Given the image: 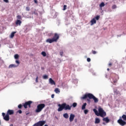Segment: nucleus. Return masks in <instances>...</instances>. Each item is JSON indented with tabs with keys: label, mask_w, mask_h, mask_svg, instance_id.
<instances>
[{
	"label": "nucleus",
	"mask_w": 126,
	"mask_h": 126,
	"mask_svg": "<svg viewBox=\"0 0 126 126\" xmlns=\"http://www.w3.org/2000/svg\"><path fill=\"white\" fill-rule=\"evenodd\" d=\"M59 108L58 109V112H62L63 110L67 111V110H71V106H69L68 104H66L65 103H63L62 104H58Z\"/></svg>",
	"instance_id": "nucleus-1"
},
{
	"label": "nucleus",
	"mask_w": 126,
	"mask_h": 126,
	"mask_svg": "<svg viewBox=\"0 0 126 126\" xmlns=\"http://www.w3.org/2000/svg\"><path fill=\"white\" fill-rule=\"evenodd\" d=\"M87 98H89V99H93L94 103H98V102H99V99L95 97L92 94H86L81 97V99L84 100Z\"/></svg>",
	"instance_id": "nucleus-2"
},
{
	"label": "nucleus",
	"mask_w": 126,
	"mask_h": 126,
	"mask_svg": "<svg viewBox=\"0 0 126 126\" xmlns=\"http://www.w3.org/2000/svg\"><path fill=\"white\" fill-rule=\"evenodd\" d=\"M60 39V35L57 33H54V35L52 39L48 38L46 40L47 43L52 44L53 42H58V40Z\"/></svg>",
	"instance_id": "nucleus-3"
},
{
	"label": "nucleus",
	"mask_w": 126,
	"mask_h": 126,
	"mask_svg": "<svg viewBox=\"0 0 126 126\" xmlns=\"http://www.w3.org/2000/svg\"><path fill=\"white\" fill-rule=\"evenodd\" d=\"M45 107H46V105L44 103L38 104L37 106V108L35 110V113H40V112H42V110H43Z\"/></svg>",
	"instance_id": "nucleus-4"
},
{
	"label": "nucleus",
	"mask_w": 126,
	"mask_h": 126,
	"mask_svg": "<svg viewBox=\"0 0 126 126\" xmlns=\"http://www.w3.org/2000/svg\"><path fill=\"white\" fill-rule=\"evenodd\" d=\"M106 112L104 111L103 108L101 107L98 108V114L97 115V117H101V118H104V117H106Z\"/></svg>",
	"instance_id": "nucleus-5"
},
{
	"label": "nucleus",
	"mask_w": 126,
	"mask_h": 126,
	"mask_svg": "<svg viewBox=\"0 0 126 126\" xmlns=\"http://www.w3.org/2000/svg\"><path fill=\"white\" fill-rule=\"evenodd\" d=\"M33 103L32 101H26L25 103H23V106L25 108V109H27V106H28L29 107L31 108V104Z\"/></svg>",
	"instance_id": "nucleus-6"
},
{
	"label": "nucleus",
	"mask_w": 126,
	"mask_h": 126,
	"mask_svg": "<svg viewBox=\"0 0 126 126\" xmlns=\"http://www.w3.org/2000/svg\"><path fill=\"white\" fill-rule=\"evenodd\" d=\"M2 116L3 117V120H4V121H9V116L8 114L6 113V114L5 115V113H2Z\"/></svg>",
	"instance_id": "nucleus-7"
},
{
	"label": "nucleus",
	"mask_w": 126,
	"mask_h": 126,
	"mask_svg": "<svg viewBox=\"0 0 126 126\" xmlns=\"http://www.w3.org/2000/svg\"><path fill=\"white\" fill-rule=\"evenodd\" d=\"M118 124H119V125H120V126H126V122L122 120V118L121 117L120 119L118 120Z\"/></svg>",
	"instance_id": "nucleus-8"
},
{
	"label": "nucleus",
	"mask_w": 126,
	"mask_h": 126,
	"mask_svg": "<svg viewBox=\"0 0 126 126\" xmlns=\"http://www.w3.org/2000/svg\"><path fill=\"white\" fill-rule=\"evenodd\" d=\"M38 126H43L46 124V121H40L36 123Z\"/></svg>",
	"instance_id": "nucleus-9"
},
{
	"label": "nucleus",
	"mask_w": 126,
	"mask_h": 126,
	"mask_svg": "<svg viewBox=\"0 0 126 126\" xmlns=\"http://www.w3.org/2000/svg\"><path fill=\"white\" fill-rule=\"evenodd\" d=\"M74 118H75V115L74 114H71L70 115L69 117V122L71 123V122H73V120H74Z\"/></svg>",
	"instance_id": "nucleus-10"
},
{
	"label": "nucleus",
	"mask_w": 126,
	"mask_h": 126,
	"mask_svg": "<svg viewBox=\"0 0 126 126\" xmlns=\"http://www.w3.org/2000/svg\"><path fill=\"white\" fill-rule=\"evenodd\" d=\"M32 14H34L36 16H38V10H37L36 9L32 10Z\"/></svg>",
	"instance_id": "nucleus-11"
},
{
	"label": "nucleus",
	"mask_w": 126,
	"mask_h": 126,
	"mask_svg": "<svg viewBox=\"0 0 126 126\" xmlns=\"http://www.w3.org/2000/svg\"><path fill=\"white\" fill-rule=\"evenodd\" d=\"M7 115H13V114H14V110H8L7 111Z\"/></svg>",
	"instance_id": "nucleus-12"
},
{
	"label": "nucleus",
	"mask_w": 126,
	"mask_h": 126,
	"mask_svg": "<svg viewBox=\"0 0 126 126\" xmlns=\"http://www.w3.org/2000/svg\"><path fill=\"white\" fill-rule=\"evenodd\" d=\"M15 23L16 26H21L22 22H21V21H20V20H17L15 22Z\"/></svg>",
	"instance_id": "nucleus-13"
},
{
	"label": "nucleus",
	"mask_w": 126,
	"mask_h": 126,
	"mask_svg": "<svg viewBox=\"0 0 126 126\" xmlns=\"http://www.w3.org/2000/svg\"><path fill=\"white\" fill-rule=\"evenodd\" d=\"M49 83H50L51 85H56V82L53 80V79H52V78L49 79Z\"/></svg>",
	"instance_id": "nucleus-14"
},
{
	"label": "nucleus",
	"mask_w": 126,
	"mask_h": 126,
	"mask_svg": "<svg viewBox=\"0 0 126 126\" xmlns=\"http://www.w3.org/2000/svg\"><path fill=\"white\" fill-rule=\"evenodd\" d=\"M102 121L103 122H105V123H106V124H108V123H110V119H109L108 117L104 118L102 119Z\"/></svg>",
	"instance_id": "nucleus-15"
},
{
	"label": "nucleus",
	"mask_w": 126,
	"mask_h": 126,
	"mask_svg": "<svg viewBox=\"0 0 126 126\" xmlns=\"http://www.w3.org/2000/svg\"><path fill=\"white\" fill-rule=\"evenodd\" d=\"M96 20H95L94 18L91 21V25H94V24H96Z\"/></svg>",
	"instance_id": "nucleus-16"
},
{
	"label": "nucleus",
	"mask_w": 126,
	"mask_h": 126,
	"mask_svg": "<svg viewBox=\"0 0 126 126\" xmlns=\"http://www.w3.org/2000/svg\"><path fill=\"white\" fill-rule=\"evenodd\" d=\"M100 122H101V121L100 120V119L98 118H95L94 124H100Z\"/></svg>",
	"instance_id": "nucleus-17"
},
{
	"label": "nucleus",
	"mask_w": 126,
	"mask_h": 126,
	"mask_svg": "<svg viewBox=\"0 0 126 126\" xmlns=\"http://www.w3.org/2000/svg\"><path fill=\"white\" fill-rule=\"evenodd\" d=\"M15 33H16V32H13L11 33L10 37L11 39H12V38L14 37V35H15Z\"/></svg>",
	"instance_id": "nucleus-18"
},
{
	"label": "nucleus",
	"mask_w": 126,
	"mask_h": 126,
	"mask_svg": "<svg viewBox=\"0 0 126 126\" xmlns=\"http://www.w3.org/2000/svg\"><path fill=\"white\" fill-rule=\"evenodd\" d=\"M87 105V103H85L82 106V110H85L86 109V106Z\"/></svg>",
	"instance_id": "nucleus-19"
},
{
	"label": "nucleus",
	"mask_w": 126,
	"mask_h": 126,
	"mask_svg": "<svg viewBox=\"0 0 126 126\" xmlns=\"http://www.w3.org/2000/svg\"><path fill=\"white\" fill-rule=\"evenodd\" d=\"M63 117L65 119H68V117H69L68 114H67V113L63 114Z\"/></svg>",
	"instance_id": "nucleus-20"
},
{
	"label": "nucleus",
	"mask_w": 126,
	"mask_h": 126,
	"mask_svg": "<svg viewBox=\"0 0 126 126\" xmlns=\"http://www.w3.org/2000/svg\"><path fill=\"white\" fill-rule=\"evenodd\" d=\"M16 66H17L15 64H11L9 65L8 68H12V67H16Z\"/></svg>",
	"instance_id": "nucleus-21"
},
{
	"label": "nucleus",
	"mask_w": 126,
	"mask_h": 126,
	"mask_svg": "<svg viewBox=\"0 0 126 126\" xmlns=\"http://www.w3.org/2000/svg\"><path fill=\"white\" fill-rule=\"evenodd\" d=\"M93 111H94V114L96 115V116H97L98 117V115L99 114V112H98V111H97V109H94Z\"/></svg>",
	"instance_id": "nucleus-22"
},
{
	"label": "nucleus",
	"mask_w": 126,
	"mask_h": 126,
	"mask_svg": "<svg viewBox=\"0 0 126 126\" xmlns=\"http://www.w3.org/2000/svg\"><path fill=\"white\" fill-rule=\"evenodd\" d=\"M100 7H104L105 6V3L104 2H102L100 4H99Z\"/></svg>",
	"instance_id": "nucleus-23"
},
{
	"label": "nucleus",
	"mask_w": 126,
	"mask_h": 126,
	"mask_svg": "<svg viewBox=\"0 0 126 126\" xmlns=\"http://www.w3.org/2000/svg\"><path fill=\"white\" fill-rule=\"evenodd\" d=\"M54 91H55V93H60V92H61V91H60V89H59V88L55 89Z\"/></svg>",
	"instance_id": "nucleus-24"
},
{
	"label": "nucleus",
	"mask_w": 126,
	"mask_h": 126,
	"mask_svg": "<svg viewBox=\"0 0 126 126\" xmlns=\"http://www.w3.org/2000/svg\"><path fill=\"white\" fill-rule=\"evenodd\" d=\"M14 58L15 60H18V59H19V55L18 54H15L14 55Z\"/></svg>",
	"instance_id": "nucleus-25"
},
{
	"label": "nucleus",
	"mask_w": 126,
	"mask_h": 126,
	"mask_svg": "<svg viewBox=\"0 0 126 126\" xmlns=\"http://www.w3.org/2000/svg\"><path fill=\"white\" fill-rule=\"evenodd\" d=\"M122 119H123L124 121H126V115L124 114L122 116Z\"/></svg>",
	"instance_id": "nucleus-26"
},
{
	"label": "nucleus",
	"mask_w": 126,
	"mask_h": 126,
	"mask_svg": "<svg viewBox=\"0 0 126 126\" xmlns=\"http://www.w3.org/2000/svg\"><path fill=\"white\" fill-rule=\"evenodd\" d=\"M41 55L43 56L44 57H46L47 56V54H46V52L43 51L41 52Z\"/></svg>",
	"instance_id": "nucleus-27"
},
{
	"label": "nucleus",
	"mask_w": 126,
	"mask_h": 126,
	"mask_svg": "<svg viewBox=\"0 0 126 126\" xmlns=\"http://www.w3.org/2000/svg\"><path fill=\"white\" fill-rule=\"evenodd\" d=\"M76 106H77V103L76 102H74L72 104V107H73V108H75V107H76Z\"/></svg>",
	"instance_id": "nucleus-28"
},
{
	"label": "nucleus",
	"mask_w": 126,
	"mask_h": 126,
	"mask_svg": "<svg viewBox=\"0 0 126 126\" xmlns=\"http://www.w3.org/2000/svg\"><path fill=\"white\" fill-rule=\"evenodd\" d=\"M43 79H48V75H44L43 76Z\"/></svg>",
	"instance_id": "nucleus-29"
},
{
	"label": "nucleus",
	"mask_w": 126,
	"mask_h": 126,
	"mask_svg": "<svg viewBox=\"0 0 126 126\" xmlns=\"http://www.w3.org/2000/svg\"><path fill=\"white\" fill-rule=\"evenodd\" d=\"M15 63H17L18 64L17 65V66H18V65H19V64L20 63V62L18 60H16Z\"/></svg>",
	"instance_id": "nucleus-30"
},
{
	"label": "nucleus",
	"mask_w": 126,
	"mask_h": 126,
	"mask_svg": "<svg viewBox=\"0 0 126 126\" xmlns=\"http://www.w3.org/2000/svg\"><path fill=\"white\" fill-rule=\"evenodd\" d=\"M26 11H29L30 10V7L29 6L26 7Z\"/></svg>",
	"instance_id": "nucleus-31"
},
{
	"label": "nucleus",
	"mask_w": 126,
	"mask_h": 126,
	"mask_svg": "<svg viewBox=\"0 0 126 126\" xmlns=\"http://www.w3.org/2000/svg\"><path fill=\"white\" fill-rule=\"evenodd\" d=\"M99 19H100V16H99V15L96 16L95 17V19H96V20H99Z\"/></svg>",
	"instance_id": "nucleus-32"
},
{
	"label": "nucleus",
	"mask_w": 126,
	"mask_h": 126,
	"mask_svg": "<svg viewBox=\"0 0 126 126\" xmlns=\"http://www.w3.org/2000/svg\"><path fill=\"white\" fill-rule=\"evenodd\" d=\"M88 110L86 109L84 110V114H85V115H87V114H88Z\"/></svg>",
	"instance_id": "nucleus-33"
},
{
	"label": "nucleus",
	"mask_w": 126,
	"mask_h": 126,
	"mask_svg": "<svg viewBox=\"0 0 126 126\" xmlns=\"http://www.w3.org/2000/svg\"><path fill=\"white\" fill-rule=\"evenodd\" d=\"M112 8L113 9H115V8H117V5H113L112 6Z\"/></svg>",
	"instance_id": "nucleus-34"
},
{
	"label": "nucleus",
	"mask_w": 126,
	"mask_h": 126,
	"mask_svg": "<svg viewBox=\"0 0 126 126\" xmlns=\"http://www.w3.org/2000/svg\"><path fill=\"white\" fill-rule=\"evenodd\" d=\"M19 109H21L22 108V104H20L18 106Z\"/></svg>",
	"instance_id": "nucleus-35"
},
{
	"label": "nucleus",
	"mask_w": 126,
	"mask_h": 126,
	"mask_svg": "<svg viewBox=\"0 0 126 126\" xmlns=\"http://www.w3.org/2000/svg\"><path fill=\"white\" fill-rule=\"evenodd\" d=\"M38 76H37L36 78H35V82H36V83H38Z\"/></svg>",
	"instance_id": "nucleus-36"
},
{
	"label": "nucleus",
	"mask_w": 126,
	"mask_h": 126,
	"mask_svg": "<svg viewBox=\"0 0 126 126\" xmlns=\"http://www.w3.org/2000/svg\"><path fill=\"white\" fill-rule=\"evenodd\" d=\"M60 55L61 56H63V51H61L60 52Z\"/></svg>",
	"instance_id": "nucleus-37"
},
{
	"label": "nucleus",
	"mask_w": 126,
	"mask_h": 126,
	"mask_svg": "<svg viewBox=\"0 0 126 126\" xmlns=\"http://www.w3.org/2000/svg\"><path fill=\"white\" fill-rule=\"evenodd\" d=\"M17 18L18 19H21V16H20V15L17 16Z\"/></svg>",
	"instance_id": "nucleus-38"
},
{
	"label": "nucleus",
	"mask_w": 126,
	"mask_h": 126,
	"mask_svg": "<svg viewBox=\"0 0 126 126\" xmlns=\"http://www.w3.org/2000/svg\"><path fill=\"white\" fill-rule=\"evenodd\" d=\"M92 53L94 55L97 54V52H96L95 51H94V50L92 51Z\"/></svg>",
	"instance_id": "nucleus-39"
},
{
	"label": "nucleus",
	"mask_w": 126,
	"mask_h": 126,
	"mask_svg": "<svg viewBox=\"0 0 126 126\" xmlns=\"http://www.w3.org/2000/svg\"><path fill=\"white\" fill-rule=\"evenodd\" d=\"M65 9H66V5H63V10H65Z\"/></svg>",
	"instance_id": "nucleus-40"
},
{
	"label": "nucleus",
	"mask_w": 126,
	"mask_h": 126,
	"mask_svg": "<svg viewBox=\"0 0 126 126\" xmlns=\"http://www.w3.org/2000/svg\"><path fill=\"white\" fill-rule=\"evenodd\" d=\"M87 62H88L89 63V62H91V59L90 58H87Z\"/></svg>",
	"instance_id": "nucleus-41"
},
{
	"label": "nucleus",
	"mask_w": 126,
	"mask_h": 126,
	"mask_svg": "<svg viewBox=\"0 0 126 126\" xmlns=\"http://www.w3.org/2000/svg\"><path fill=\"white\" fill-rule=\"evenodd\" d=\"M113 65V63H109L108 64V66H109V67H111V66H112Z\"/></svg>",
	"instance_id": "nucleus-42"
},
{
	"label": "nucleus",
	"mask_w": 126,
	"mask_h": 126,
	"mask_svg": "<svg viewBox=\"0 0 126 126\" xmlns=\"http://www.w3.org/2000/svg\"><path fill=\"white\" fill-rule=\"evenodd\" d=\"M18 113H19V114H22V111H21V110H19L18 111Z\"/></svg>",
	"instance_id": "nucleus-43"
},
{
	"label": "nucleus",
	"mask_w": 126,
	"mask_h": 126,
	"mask_svg": "<svg viewBox=\"0 0 126 126\" xmlns=\"http://www.w3.org/2000/svg\"><path fill=\"white\" fill-rule=\"evenodd\" d=\"M3 1H4V2H6V3L9 2V1L8 0H3Z\"/></svg>",
	"instance_id": "nucleus-44"
},
{
	"label": "nucleus",
	"mask_w": 126,
	"mask_h": 126,
	"mask_svg": "<svg viewBox=\"0 0 126 126\" xmlns=\"http://www.w3.org/2000/svg\"><path fill=\"white\" fill-rule=\"evenodd\" d=\"M113 82L114 83H117V82H118V80L117 79L114 80Z\"/></svg>",
	"instance_id": "nucleus-45"
},
{
	"label": "nucleus",
	"mask_w": 126,
	"mask_h": 126,
	"mask_svg": "<svg viewBox=\"0 0 126 126\" xmlns=\"http://www.w3.org/2000/svg\"><path fill=\"white\" fill-rule=\"evenodd\" d=\"M33 1L34 2V3H38V1L37 0H34Z\"/></svg>",
	"instance_id": "nucleus-46"
},
{
	"label": "nucleus",
	"mask_w": 126,
	"mask_h": 126,
	"mask_svg": "<svg viewBox=\"0 0 126 126\" xmlns=\"http://www.w3.org/2000/svg\"><path fill=\"white\" fill-rule=\"evenodd\" d=\"M54 97H55V94H52L51 98H54Z\"/></svg>",
	"instance_id": "nucleus-47"
},
{
	"label": "nucleus",
	"mask_w": 126,
	"mask_h": 126,
	"mask_svg": "<svg viewBox=\"0 0 126 126\" xmlns=\"http://www.w3.org/2000/svg\"><path fill=\"white\" fill-rule=\"evenodd\" d=\"M32 126H38L37 123L34 124Z\"/></svg>",
	"instance_id": "nucleus-48"
},
{
	"label": "nucleus",
	"mask_w": 126,
	"mask_h": 126,
	"mask_svg": "<svg viewBox=\"0 0 126 126\" xmlns=\"http://www.w3.org/2000/svg\"><path fill=\"white\" fill-rule=\"evenodd\" d=\"M26 115L27 116L28 115H29V113H27L26 114Z\"/></svg>",
	"instance_id": "nucleus-49"
},
{
	"label": "nucleus",
	"mask_w": 126,
	"mask_h": 126,
	"mask_svg": "<svg viewBox=\"0 0 126 126\" xmlns=\"http://www.w3.org/2000/svg\"><path fill=\"white\" fill-rule=\"evenodd\" d=\"M107 70H108V71H109V70H110V68H108Z\"/></svg>",
	"instance_id": "nucleus-50"
},
{
	"label": "nucleus",
	"mask_w": 126,
	"mask_h": 126,
	"mask_svg": "<svg viewBox=\"0 0 126 126\" xmlns=\"http://www.w3.org/2000/svg\"><path fill=\"white\" fill-rule=\"evenodd\" d=\"M10 126H13V125L11 124L10 125Z\"/></svg>",
	"instance_id": "nucleus-51"
},
{
	"label": "nucleus",
	"mask_w": 126,
	"mask_h": 126,
	"mask_svg": "<svg viewBox=\"0 0 126 126\" xmlns=\"http://www.w3.org/2000/svg\"><path fill=\"white\" fill-rule=\"evenodd\" d=\"M87 101H90V99H88Z\"/></svg>",
	"instance_id": "nucleus-52"
},
{
	"label": "nucleus",
	"mask_w": 126,
	"mask_h": 126,
	"mask_svg": "<svg viewBox=\"0 0 126 126\" xmlns=\"http://www.w3.org/2000/svg\"><path fill=\"white\" fill-rule=\"evenodd\" d=\"M102 124H103V125H106V124H105V123H103Z\"/></svg>",
	"instance_id": "nucleus-53"
}]
</instances>
